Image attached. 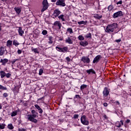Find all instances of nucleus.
Masks as SVG:
<instances>
[{
  "mask_svg": "<svg viewBox=\"0 0 131 131\" xmlns=\"http://www.w3.org/2000/svg\"><path fill=\"white\" fill-rule=\"evenodd\" d=\"M81 122L83 125H89L90 122L88 120H86V116L85 115H83L80 118Z\"/></svg>",
  "mask_w": 131,
  "mask_h": 131,
  "instance_id": "obj_4",
  "label": "nucleus"
},
{
  "mask_svg": "<svg viewBox=\"0 0 131 131\" xmlns=\"http://www.w3.org/2000/svg\"><path fill=\"white\" fill-rule=\"evenodd\" d=\"M61 14V11L59 10V9H56L54 10L53 14V18L55 19V18H57V17H58Z\"/></svg>",
  "mask_w": 131,
  "mask_h": 131,
  "instance_id": "obj_8",
  "label": "nucleus"
},
{
  "mask_svg": "<svg viewBox=\"0 0 131 131\" xmlns=\"http://www.w3.org/2000/svg\"><path fill=\"white\" fill-rule=\"evenodd\" d=\"M81 61L82 62H83V63H86V64H89V63L91 62V60L89 56H83L81 58Z\"/></svg>",
  "mask_w": 131,
  "mask_h": 131,
  "instance_id": "obj_11",
  "label": "nucleus"
},
{
  "mask_svg": "<svg viewBox=\"0 0 131 131\" xmlns=\"http://www.w3.org/2000/svg\"><path fill=\"white\" fill-rule=\"evenodd\" d=\"M103 118H104V119H108V117H107V115H104L103 116Z\"/></svg>",
  "mask_w": 131,
  "mask_h": 131,
  "instance_id": "obj_51",
  "label": "nucleus"
},
{
  "mask_svg": "<svg viewBox=\"0 0 131 131\" xmlns=\"http://www.w3.org/2000/svg\"><path fill=\"white\" fill-rule=\"evenodd\" d=\"M8 96H9V95H8V93H4L3 94V97L4 98H7V97H8Z\"/></svg>",
  "mask_w": 131,
  "mask_h": 131,
  "instance_id": "obj_45",
  "label": "nucleus"
},
{
  "mask_svg": "<svg viewBox=\"0 0 131 131\" xmlns=\"http://www.w3.org/2000/svg\"><path fill=\"white\" fill-rule=\"evenodd\" d=\"M55 4L58 7H64L66 6L65 0H57Z\"/></svg>",
  "mask_w": 131,
  "mask_h": 131,
  "instance_id": "obj_7",
  "label": "nucleus"
},
{
  "mask_svg": "<svg viewBox=\"0 0 131 131\" xmlns=\"http://www.w3.org/2000/svg\"><path fill=\"white\" fill-rule=\"evenodd\" d=\"M116 5H122V0H121L119 2H118L117 3H116Z\"/></svg>",
  "mask_w": 131,
  "mask_h": 131,
  "instance_id": "obj_47",
  "label": "nucleus"
},
{
  "mask_svg": "<svg viewBox=\"0 0 131 131\" xmlns=\"http://www.w3.org/2000/svg\"><path fill=\"white\" fill-rule=\"evenodd\" d=\"M43 5V8L41 10V13H43L46 10H48V8H49V3H48V0H43L42 3Z\"/></svg>",
  "mask_w": 131,
  "mask_h": 131,
  "instance_id": "obj_5",
  "label": "nucleus"
},
{
  "mask_svg": "<svg viewBox=\"0 0 131 131\" xmlns=\"http://www.w3.org/2000/svg\"><path fill=\"white\" fill-rule=\"evenodd\" d=\"M126 123H129L130 122V120L129 119H127L125 121Z\"/></svg>",
  "mask_w": 131,
  "mask_h": 131,
  "instance_id": "obj_53",
  "label": "nucleus"
},
{
  "mask_svg": "<svg viewBox=\"0 0 131 131\" xmlns=\"http://www.w3.org/2000/svg\"><path fill=\"white\" fill-rule=\"evenodd\" d=\"M79 95H75V98H76L77 99V98H79Z\"/></svg>",
  "mask_w": 131,
  "mask_h": 131,
  "instance_id": "obj_56",
  "label": "nucleus"
},
{
  "mask_svg": "<svg viewBox=\"0 0 131 131\" xmlns=\"http://www.w3.org/2000/svg\"><path fill=\"white\" fill-rule=\"evenodd\" d=\"M0 90H2L3 91H7L8 89L7 88V87H5L0 84Z\"/></svg>",
  "mask_w": 131,
  "mask_h": 131,
  "instance_id": "obj_33",
  "label": "nucleus"
},
{
  "mask_svg": "<svg viewBox=\"0 0 131 131\" xmlns=\"http://www.w3.org/2000/svg\"><path fill=\"white\" fill-rule=\"evenodd\" d=\"M115 125L116 127H121V125H123V120H121L120 121H117Z\"/></svg>",
  "mask_w": 131,
  "mask_h": 131,
  "instance_id": "obj_13",
  "label": "nucleus"
},
{
  "mask_svg": "<svg viewBox=\"0 0 131 131\" xmlns=\"http://www.w3.org/2000/svg\"><path fill=\"white\" fill-rule=\"evenodd\" d=\"M0 73H1V78H4V77H5V76H6V72H5L4 71H1L0 72Z\"/></svg>",
  "mask_w": 131,
  "mask_h": 131,
  "instance_id": "obj_28",
  "label": "nucleus"
},
{
  "mask_svg": "<svg viewBox=\"0 0 131 131\" xmlns=\"http://www.w3.org/2000/svg\"><path fill=\"white\" fill-rule=\"evenodd\" d=\"M12 45H13V41L8 40L7 42V47H10L11 46H12Z\"/></svg>",
  "mask_w": 131,
  "mask_h": 131,
  "instance_id": "obj_26",
  "label": "nucleus"
},
{
  "mask_svg": "<svg viewBox=\"0 0 131 131\" xmlns=\"http://www.w3.org/2000/svg\"><path fill=\"white\" fill-rule=\"evenodd\" d=\"M113 103H115V102H114V100H112Z\"/></svg>",
  "mask_w": 131,
  "mask_h": 131,
  "instance_id": "obj_63",
  "label": "nucleus"
},
{
  "mask_svg": "<svg viewBox=\"0 0 131 131\" xmlns=\"http://www.w3.org/2000/svg\"><path fill=\"white\" fill-rule=\"evenodd\" d=\"M34 106L35 107L36 110H40V106H39V105H38V104H35Z\"/></svg>",
  "mask_w": 131,
  "mask_h": 131,
  "instance_id": "obj_42",
  "label": "nucleus"
},
{
  "mask_svg": "<svg viewBox=\"0 0 131 131\" xmlns=\"http://www.w3.org/2000/svg\"><path fill=\"white\" fill-rule=\"evenodd\" d=\"M56 1H57V0H51V2L52 3H56Z\"/></svg>",
  "mask_w": 131,
  "mask_h": 131,
  "instance_id": "obj_55",
  "label": "nucleus"
},
{
  "mask_svg": "<svg viewBox=\"0 0 131 131\" xmlns=\"http://www.w3.org/2000/svg\"><path fill=\"white\" fill-rule=\"evenodd\" d=\"M66 60L67 61V62H70L71 61V59H70V57H67L66 58Z\"/></svg>",
  "mask_w": 131,
  "mask_h": 131,
  "instance_id": "obj_43",
  "label": "nucleus"
},
{
  "mask_svg": "<svg viewBox=\"0 0 131 131\" xmlns=\"http://www.w3.org/2000/svg\"><path fill=\"white\" fill-rule=\"evenodd\" d=\"M1 63H2V65H6V64L8 62L9 63V59L7 58H5L4 59H1Z\"/></svg>",
  "mask_w": 131,
  "mask_h": 131,
  "instance_id": "obj_19",
  "label": "nucleus"
},
{
  "mask_svg": "<svg viewBox=\"0 0 131 131\" xmlns=\"http://www.w3.org/2000/svg\"><path fill=\"white\" fill-rule=\"evenodd\" d=\"M115 41L118 43L120 42V41H121V39L120 38V39L115 40Z\"/></svg>",
  "mask_w": 131,
  "mask_h": 131,
  "instance_id": "obj_48",
  "label": "nucleus"
},
{
  "mask_svg": "<svg viewBox=\"0 0 131 131\" xmlns=\"http://www.w3.org/2000/svg\"><path fill=\"white\" fill-rule=\"evenodd\" d=\"M2 119H3V118L0 117V121H1V120H2Z\"/></svg>",
  "mask_w": 131,
  "mask_h": 131,
  "instance_id": "obj_61",
  "label": "nucleus"
},
{
  "mask_svg": "<svg viewBox=\"0 0 131 131\" xmlns=\"http://www.w3.org/2000/svg\"><path fill=\"white\" fill-rule=\"evenodd\" d=\"M116 103L118 105H120V103H119V101H116Z\"/></svg>",
  "mask_w": 131,
  "mask_h": 131,
  "instance_id": "obj_57",
  "label": "nucleus"
},
{
  "mask_svg": "<svg viewBox=\"0 0 131 131\" xmlns=\"http://www.w3.org/2000/svg\"><path fill=\"white\" fill-rule=\"evenodd\" d=\"M18 32L19 33V35H20V36H23V34H24V31L22 30V27H18Z\"/></svg>",
  "mask_w": 131,
  "mask_h": 131,
  "instance_id": "obj_16",
  "label": "nucleus"
},
{
  "mask_svg": "<svg viewBox=\"0 0 131 131\" xmlns=\"http://www.w3.org/2000/svg\"><path fill=\"white\" fill-rule=\"evenodd\" d=\"M2 31V24L0 23V32Z\"/></svg>",
  "mask_w": 131,
  "mask_h": 131,
  "instance_id": "obj_58",
  "label": "nucleus"
},
{
  "mask_svg": "<svg viewBox=\"0 0 131 131\" xmlns=\"http://www.w3.org/2000/svg\"><path fill=\"white\" fill-rule=\"evenodd\" d=\"M2 2H5V1H8V0H1Z\"/></svg>",
  "mask_w": 131,
  "mask_h": 131,
  "instance_id": "obj_62",
  "label": "nucleus"
},
{
  "mask_svg": "<svg viewBox=\"0 0 131 131\" xmlns=\"http://www.w3.org/2000/svg\"><path fill=\"white\" fill-rule=\"evenodd\" d=\"M42 73H43V69H40L39 71V75H42Z\"/></svg>",
  "mask_w": 131,
  "mask_h": 131,
  "instance_id": "obj_40",
  "label": "nucleus"
},
{
  "mask_svg": "<svg viewBox=\"0 0 131 131\" xmlns=\"http://www.w3.org/2000/svg\"><path fill=\"white\" fill-rule=\"evenodd\" d=\"M79 40H84V37L82 35H79L78 37Z\"/></svg>",
  "mask_w": 131,
  "mask_h": 131,
  "instance_id": "obj_37",
  "label": "nucleus"
},
{
  "mask_svg": "<svg viewBox=\"0 0 131 131\" xmlns=\"http://www.w3.org/2000/svg\"><path fill=\"white\" fill-rule=\"evenodd\" d=\"M3 108V106L2 105V104L0 103V110Z\"/></svg>",
  "mask_w": 131,
  "mask_h": 131,
  "instance_id": "obj_59",
  "label": "nucleus"
},
{
  "mask_svg": "<svg viewBox=\"0 0 131 131\" xmlns=\"http://www.w3.org/2000/svg\"><path fill=\"white\" fill-rule=\"evenodd\" d=\"M89 45V42L87 41H81L80 42V45L82 47H86Z\"/></svg>",
  "mask_w": 131,
  "mask_h": 131,
  "instance_id": "obj_18",
  "label": "nucleus"
},
{
  "mask_svg": "<svg viewBox=\"0 0 131 131\" xmlns=\"http://www.w3.org/2000/svg\"><path fill=\"white\" fill-rule=\"evenodd\" d=\"M54 26H58L59 29H61V27L62 26V24L59 21H56L53 24Z\"/></svg>",
  "mask_w": 131,
  "mask_h": 131,
  "instance_id": "obj_14",
  "label": "nucleus"
},
{
  "mask_svg": "<svg viewBox=\"0 0 131 131\" xmlns=\"http://www.w3.org/2000/svg\"><path fill=\"white\" fill-rule=\"evenodd\" d=\"M42 99H43V97L39 98V100H42Z\"/></svg>",
  "mask_w": 131,
  "mask_h": 131,
  "instance_id": "obj_60",
  "label": "nucleus"
},
{
  "mask_svg": "<svg viewBox=\"0 0 131 131\" xmlns=\"http://www.w3.org/2000/svg\"><path fill=\"white\" fill-rule=\"evenodd\" d=\"M101 59H102V56L98 55L94 58L93 63L94 64H97V63L100 61V60H101Z\"/></svg>",
  "mask_w": 131,
  "mask_h": 131,
  "instance_id": "obj_10",
  "label": "nucleus"
},
{
  "mask_svg": "<svg viewBox=\"0 0 131 131\" xmlns=\"http://www.w3.org/2000/svg\"><path fill=\"white\" fill-rule=\"evenodd\" d=\"M42 34H43V35H47V34H48V31L46 30H43L42 31Z\"/></svg>",
  "mask_w": 131,
  "mask_h": 131,
  "instance_id": "obj_39",
  "label": "nucleus"
},
{
  "mask_svg": "<svg viewBox=\"0 0 131 131\" xmlns=\"http://www.w3.org/2000/svg\"><path fill=\"white\" fill-rule=\"evenodd\" d=\"M14 10L15 11L16 14H17V15H20V13H21V11H22V10L21 9V8L20 7H15L14 8Z\"/></svg>",
  "mask_w": 131,
  "mask_h": 131,
  "instance_id": "obj_17",
  "label": "nucleus"
},
{
  "mask_svg": "<svg viewBox=\"0 0 131 131\" xmlns=\"http://www.w3.org/2000/svg\"><path fill=\"white\" fill-rule=\"evenodd\" d=\"M7 127L9 128V129H14V126H13V124L12 123L9 124Z\"/></svg>",
  "mask_w": 131,
  "mask_h": 131,
  "instance_id": "obj_31",
  "label": "nucleus"
},
{
  "mask_svg": "<svg viewBox=\"0 0 131 131\" xmlns=\"http://www.w3.org/2000/svg\"><path fill=\"white\" fill-rule=\"evenodd\" d=\"M107 9H108V11H109V12H111V11H112V10H113V9H114V6H113V5H111L108 6Z\"/></svg>",
  "mask_w": 131,
  "mask_h": 131,
  "instance_id": "obj_29",
  "label": "nucleus"
},
{
  "mask_svg": "<svg viewBox=\"0 0 131 131\" xmlns=\"http://www.w3.org/2000/svg\"><path fill=\"white\" fill-rule=\"evenodd\" d=\"M56 50L60 53H67L68 52V47H62L57 46L56 47Z\"/></svg>",
  "mask_w": 131,
  "mask_h": 131,
  "instance_id": "obj_3",
  "label": "nucleus"
},
{
  "mask_svg": "<svg viewBox=\"0 0 131 131\" xmlns=\"http://www.w3.org/2000/svg\"><path fill=\"white\" fill-rule=\"evenodd\" d=\"M88 88V85L83 84L80 86V90L82 92L84 89H86Z\"/></svg>",
  "mask_w": 131,
  "mask_h": 131,
  "instance_id": "obj_27",
  "label": "nucleus"
},
{
  "mask_svg": "<svg viewBox=\"0 0 131 131\" xmlns=\"http://www.w3.org/2000/svg\"><path fill=\"white\" fill-rule=\"evenodd\" d=\"M86 38H92V33H89L86 35Z\"/></svg>",
  "mask_w": 131,
  "mask_h": 131,
  "instance_id": "obj_38",
  "label": "nucleus"
},
{
  "mask_svg": "<svg viewBox=\"0 0 131 131\" xmlns=\"http://www.w3.org/2000/svg\"><path fill=\"white\" fill-rule=\"evenodd\" d=\"M31 113L32 115H28V120L34 123H37V119L35 118H36L38 113L34 110L31 111Z\"/></svg>",
  "mask_w": 131,
  "mask_h": 131,
  "instance_id": "obj_1",
  "label": "nucleus"
},
{
  "mask_svg": "<svg viewBox=\"0 0 131 131\" xmlns=\"http://www.w3.org/2000/svg\"><path fill=\"white\" fill-rule=\"evenodd\" d=\"M86 73H88V74H96V71H95V70H94V69H91L89 70H87L86 71Z\"/></svg>",
  "mask_w": 131,
  "mask_h": 131,
  "instance_id": "obj_15",
  "label": "nucleus"
},
{
  "mask_svg": "<svg viewBox=\"0 0 131 131\" xmlns=\"http://www.w3.org/2000/svg\"><path fill=\"white\" fill-rule=\"evenodd\" d=\"M17 61H19V59H13L12 61L9 60L8 62V64H10V63H11L12 66H13V65H14V64H15V62H17Z\"/></svg>",
  "mask_w": 131,
  "mask_h": 131,
  "instance_id": "obj_23",
  "label": "nucleus"
},
{
  "mask_svg": "<svg viewBox=\"0 0 131 131\" xmlns=\"http://www.w3.org/2000/svg\"><path fill=\"white\" fill-rule=\"evenodd\" d=\"M86 23H88V21L85 20V21H80L78 22V24H79V25H86Z\"/></svg>",
  "mask_w": 131,
  "mask_h": 131,
  "instance_id": "obj_24",
  "label": "nucleus"
},
{
  "mask_svg": "<svg viewBox=\"0 0 131 131\" xmlns=\"http://www.w3.org/2000/svg\"><path fill=\"white\" fill-rule=\"evenodd\" d=\"M31 50L33 52H35V54H38L39 53L37 48H33V47H32Z\"/></svg>",
  "mask_w": 131,
  "mask_h": 131,
  "instance_id": "obj_30",
  "label": "nucleus"
},
{
  "mask_svg": "<svg viewBox=\"0 0 131 131\" xmlns=\"http://www.w3.org/2000/svg\"><path fill=\"white\" fill-rule=\"evenodd\" d=\"M18 113V111H14L12 113H11V116L12 117H14V116H16V115H17V113Z\"/></svg>",
  "mask_w": 131,
  "mask_h": 131,
  "instance_id": "obj_35",
  "label": "nucleus"
},
{
  "mask_svg": "<svg viewBox=\"0 0 131 131\" xmlns=\"http://www.w3.org/2000/svg\"><path fill=\"white\" fill-rule=\"evenodd\" d=\"M11 74H10V73H7V74H6V75L5 76H6V77H7V78H10V77H11Z\"/></svg>",
  "mask_w": 131,
  "mask_h": 131,
  "instance_id": "obj_44",
  "label": "nucleus"
},
{
  "mask_svg": "<svg viewBox=\"0 0 131 131\" xmlns=\"http://www.w3.org/2000/svg\"><path fill=\"white\" fill-rule=\"evenodd\" d=\"M72 38H73V36H70L68 38L66 39V42L69 43V45H72L73 43V41H72Z\"/></svg>",
  "mask_w": 131,
  "mask_h": 131,
  "instance_id": "obj_12",
  "label": "nucleus"
},
{
  "mask_svg": "<svg viewBox=\"0 0 131 131\" xmlns=\"http://www.w3.org/2000/svg\"><path fill=\"white\" fill-rule=\"evenodd\" d=\"M122 16H123L122 11H119L114 13L113 18H114V19H116V18H118L119 17H122Z\"/></svg>",
  "mask_w": 131,
  "mask_h": 131,
  "instance_id": "obj_9",
  "label": "nucleus"
},
{
  "mask_svg": "<svg viewBox=\"0 0 131 131\" xmlns=\"http://www.w3.org/2000/svg\"><path fill=\"white\" fill-rule=\"evenodd\" d=\"M39 113H40V114H42V113L43 112V111L42 110V109H41V108H40V110H38Z\"/></svg>",
  "mask_w": 131,
  "mask_h": 131,
  "instance_id": "obj_46",
  "label": "nucleus"
},
{
  "mask_svg": "<svg viewBox=\"0 0 131 131\" xmlns=\"http://www.w3.org/2000/svg\"><path fill=\"white\" fill-rule=\"evenodd\" d=\"M17 53L18 54V55H20V54H22V51L21 50H18L17 51Z\"/></svg>",
  "mask_w": 131,
  "mask_h": 131,
  "instance_id": "obj_49",
  "label": "nucleus"
},
{
  "mask_svg": "<svg viewBox=\"0 0 131 131\" xmlns=\"http://www.w3.org/2000/svg\"><path fill=\"white\" fill-rule=\"evenodd\" d=\"M63 68L64 69H70V68H71V69H72V68H68L67 67H63Z\"/></svg>",
  "mask_w": 131,
  "mask_h": 131,
  "instance_id": "obj_54",
  "label": "nucleus"
},
{
  "mask_svg": "<svg viewBox=\"0 0 131 131\" xmlns=\"http://www.w3.org/2000/svg\"><path fill=\"white\" fill-rule=\"evenodd\" d=\"M49 43H53V37H52V36H49Z\"/></svg>",
  "mask_w": 131,
  "mask_h": 131,
  "instance_id": "obj_36",
  "label": "nucleus"
},
{
  "mask_svg": "<svg viewBox=\"0 0 131 131\" xmlns=\"http://www.w3.org/2000/svg\"><path fill=\"white\" fill-rule=\"evenodd\" d=\"M103 106H104V107H107V106H108V103H107V102H104V103H103Z\"/></svg>",
  "mask_w": 131,
  "mask_h": 131,
  "instance_id": "obj_52",
  "label": "nucleus"
},
{
  "mask_svg": "<svg viewBox=\"0 0 131 131\" xmlns=\"http://www.w3.org/2000/svg\"><path fill=\"white\" fill-rule=\"evenodd\" d=\"M5 126H6V124H4V123L1 124L0 123V129H5Z\"/></svg>",
  "mask_w": 131,
  "mask_h": 131,
  "instance_id": "obj_34",
  "label": "nucleus"
},
{
  "mask_svg": "<svg viewBox=\"0 0 131 131\" xmlns=\"http://www.w3.org/2000/svg\"><path fill=\"white\" fill-rule=\"evenodd\" d=\"M102 17H103L102 15H100L98 14H95L94 15V17L95 18V19H98V20H100V19H101Z\"/></svg>",
  "mask_w": 131,
  "mask_h": 131,
  "instance_id": "obj_22",
  "label": "nucleus"
},
{
  "mask_svg": "<svg viewBox=\"0 0 131 131\" xmlns=\"http://www.w3.org/2000/svg\"><path fill=\"white\" fill-rule=\"evenodd\" d=\"M18 131H26V129H25V128H21V129L18 128Z\"/></svg>",
  "mask_w": 131,
  "mask_h": 131,
  "instance_id": "obj_50",
  "label": "nucleus"
},
{
  "mask_svg": "<svg viewBox=\"0 0 131 131\" xmlns=\"http://www.w3.org/2000/svg\"><path fill=\"white\" fill-rule=\"evenodd\" d=\"M65 15L64 14H60L58 17L59 20H60V21H62V22H64L65 21Z\"/></svg>",
  "mask_w": 131,
  "mask_h": 131,
  "instance_id": "obj_20",
  "label": "nucleus"
},
{
  "mask_svg": "<svg viewBox=\"0 0 131 131\" xmlns=\"http://www.w3.org/2000/svg\"><path fill=\"white\" fill-rule=\"evenodd\" d=\"M67 32H69V33H73V30H72V28H68L67 30Z\"/></svg>",
  "mask_w": 131,
  "mask_h": 131,
  "instance_id": "obj_32",
  "label": "nucleus"
},
{
  "mask_svg": "<svg viewBox=\"0 0 131 131\" xmlns=\"http://www.w3.org/2000/svg\"><path fill=\"white\" fill-rule=\"evenodd\" d=\"M78 117H79V115H78V114H75L74 115L73 118L74 119H78Z\"/></svg>",
  "mask_w": 131,
  "mask_h": 131,
  "instance_id": "obj_41",
  "label": "nucleus"
},
{
  "mask_svg": "<svg viewBox=\"0 0 131 131\" xmlns=\"http://www.w3.org/2000/svg\"><path fill=\"white\" fill-rule=\"evenodd\" d=\"M5 54V47H1L0 48V56H3Z\"/></svg>",
  "mask_w": 131,
  "mask_h": 131,
  "instance_id": "obj_21",
  "label": "nucleus"
},
{
  "mask_svg": "<svg viewBox=\"0 0 131 131\" xmlns=\"http://www.w3.org/2000/svg\"><path fill=\"white\" fill-rule=\"evenodd\" d=\"M118 25L116 23H113L112 24L107 25L105 30L107 33H112L114 32V30L117 28Z\"/></svg>",
  "mask_w": 131,
  "mask_h": 131,
  "instance_id": "obj_2",
  "label": "nucleus"
},
{
  "mask_svg": "<svg viewBox=\"0 0 131 131\" xmlns=\"http://www.w3.org/2000/svg\"><path fill=\"white\" fill-rule=\"evenodd\" d=\"M19 45H20V43H19L17 40L14 39L13 41V45L15 46V47H18Z\"/></svg>",
  "mask_w": 131,
  "mask_h": 131,
  "instance_id": "obj_25",
  "label": "nucleus"
},
{
  "mask_svg": "<svg viewBox=\"0 0 131 131\" xmlns=\"http://www.w3.org/2000/svg\"><path fill=\"white\" fill-rule=\"evenodd\" d=\"M26 104H27V103H24V105H26Z\"/></svg>",
  "mask_w": 131,
  "mask_h": 131,
  "instance_id": "obj_64",
  "label": "nucleus"
},
{
  "mask_svg": "<svg viewBox=\"0 0 131 131\" xmlns=\"http://www.w3.org/2000/svg\"><path fill=\"white\" fill-rule=\"evenodd\" d=\"M109 94H110V89L107 87H105L102 92L103 97L107 98L109 96Z\"/></svg>",
  "mask_w": 131,
  "mask_h": 131,
  "instance_id": "obj_6",
  "label": "nucleus"
}]
</instances>
